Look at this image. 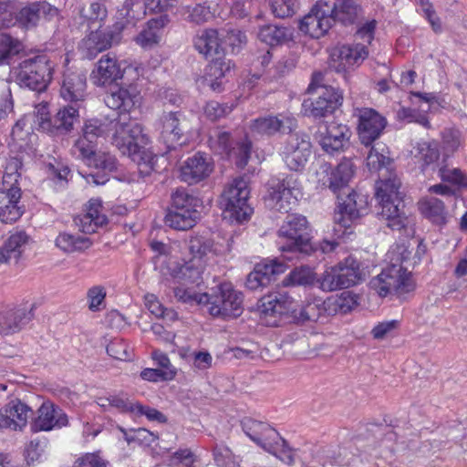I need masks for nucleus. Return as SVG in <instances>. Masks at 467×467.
<instances>
[{
  "label": "nucleus",
  "mask_w": 467,
  "mask_h": 467,
  "mask_svg": "<svg viewBox=\"0 0 467 467\" xmlns=\"http://www.w3.org/2000/svg\"><path fill=\"white\" fill-rule=\"evenodd\" d=\"M106 288L102 285H94L87 291L88 309L99 312L105 308Z\"/></svg>",
  "instance_id": "obj_58"
},
{
  "label": "nucleus",
  "mask_w": 467,
  "mask_h": 467,
  "mask_svg": "<svg viewBox=\"0 0 467 467\" xmlns=\"http://www.w3.org/2000/svg\"><path fill=\"white\" fill-rule=\"evenodd\" d=\"M257 37L269 46H276L292 40L294 29L272 24L264 25L259 27Z\"/></svg>",
  "instance_id": "obj_37"
},
{
  "label": "nucleus",
  "mask_w": 467,
  "mask_h": 467,
  "mask_svg": "<svg viewBox=\"0 0 467 467\" xmlns=\"http://www.w3.org/2000/svg\"><path fill=\"white\" fill-rule=\"evenodd\" d=\"M32 416L31 408L16 399L10 400L0 409V429L9 431H22Z\"/></svg>",
  "instance_id": "obj_20"
},
{
  "label": "nucleus",
  "mask_w": 467,
  "mask_h": 467,
  "mask_svg": "<svg viewBox=\"0 0 467 467\" xmlns=\"http://www.w3.org/2000/svg\"><path fill=\"white\" fill-rule=\"evenodd\" d=\"M357 117L358 119V132L361 143L370 146L379 138L386 127L387 121L384 117L373 109H358Z\"/></svg>",
  "instance_id": "obj_18"
},
{
  "label": "nucleus",
  "mask_w": 467,
  "mask_h": 467,
  "mask_svg": "<svg viewBox=\"0 0 467 467\" xmlns=\"http://www.w3.org/2000/svg\"><path fill=\"white\" fill-rule=\"evenodd\" d=\"M215 464L218 467H237L240 465L239 457L226 446L215 445L213 450Z\"/></svg>",
  "instance_id": "obj_57"
},
{
  "label": "nucleus",
  "mask_w": 467,
  "mask_h": 467,
  "mask_svg": "<svg viewBox=\"0 0 467 467\" xmlns=\"http://www.w3.org/2000/svg\"><path fill=\"white\" fill-rule=\"evenodd\" d=\"M331 298L322 300L314 297L304 301L297 306L294 298L283 292H273L264 296L258 309L265 317L277 316H289L296 324L317 322L325 316H332Z\"/></svg>",
  "instance_id": "obj_3"
},
{
  "label": "nucleus",
  "mask_w": 467,
  "mask_h": 467,
  "mask_svg": "<svg viewBox=\"0 0 467 467\" xmlns=\"http://www.w3.org/2000/svg\"><path fill=\"white\" fill-rule=\"evenodd\" d=\"M307 228L308 223L305 216L288 214L278 230V237L284 241L280 243L279 249L282 252L309 254L314 248Z\"/></svg>",
  "instance_id": "obj_6"
},
{
  "label": "nucleus",
  "mask_w": 467,
  "mask_h": 467,
  "mask_svg": "<svg viewBox=\"0 0 467 467\" xmlns=\"http://www.w3.org/2000/svg\"><path fill=\"white\" fill-rule=\"evenodd\" d=\"M418 204L420 213L433 223L443 225L447 223L448 213L441 200L436 197H425Z\"/></svg>",
  "instance_id": "obj_39"
},
{
  "label": "nucleus",
  "mask_w": 467,
  "mask_h": 467,
  "mask_svg": "<svg viewBox=\"0 0 467 467\" xmlns=\"http://www.w3.org/2000/svg\"><path fill=\"white\" fill-rule=\"evenodd\" d=\"M24 46L9 35H2L0 40V64H8L10 59L22 51Z\"/></svg>",
  "instance_id": "obj_47"
},
{
  "label": "nucleus",
  "mask_w": 467,
  "mask_h": 467,
  "mask_svg": "<svg viewBox=\"0 0 467 467\" xmlns=\"http://www.w3.org/2000/svg\"><path fill=\"white\" fill-rule=\"evenodd\" d=\"M301 185L295 174L283 179H272L265 197L266 206L271 210L288 213L301 196Z\"/></svg>",
  "instance_id": "obj_10"
},
{
  "label": "nucleus",
  "mask_w": 467,
  "mask_h": 467,
  "mask_svg": "<svg viewBox=\"0 0 467 467\" xmlns=\"http://www.w3.org/2000/svg\"><path fill=\"white\" fill-rule=\"evenodd\" d=\"M369 285L379 296H402L414 289L411 275L399 264L392 263L373 277Z\"/></svg>",
  "instance_id": "obj_5"
},
{
  "label": "nucleus",
  "mask_w": 467,
  "mask_h": 467,
  "mask_svg": "<svg viewBox=\"0 0 467 467\" xmlns=\"http://www.w3.org/2000/svg\"><path fill=\"white\" fill-rule=\"evenodd\" d=\"M212 61L207 67V76L211 80H218L223 78L232 68L231 60L226 59L224 55L211 57Z\"/></svg>",
  "instance_id": "obj_56"
},
{
  "label": "nucleus",
  "mask_w": 467,
  "mask_h": 467,
  "mask_svg": "<svg viewBox=\"0 0 467 467\" xmlns=\"http://www.w3.org/2000/svg\"><path fill=\"white\" fill-rule=\"evenodd\" d=\"M87 165L102 171V173L98 171L96 173L88 174L86 176L88 183L102 185L109 181L108 172H111L117 170V159L113 155L107 152H95Z\"/></svg>",
  "instance_id": "obj_31"
},
{
  "label": "nucleus",
  "mask_w": 467,
  "mask_h": 467,
  "mask_svg": "<svg viewBox=\"0 0 467 467\" xmlns=\"http://www.w3.org/2000/svg\"><path fill=\"white\" fill-rule=\"evenodd\" d=\"M192 42L195 50L206 58L224 55L221 31L213 28L200 30L194 36Z\"/></svg>",
  "instance_id": "obj_23"
},
{
  "label": "nucleus",
  "mask_w": 467,
  "mask_h": 467,
  "mask_svg": "<svg viewBox=\"0 0 467 467\" xmlns=\"http://www.w3.org/2000/svg\"><path fill=\"white\" fill-rule=\"evenodd\" d=\"M204 267V263H196L194 260H189L174 271L173 277L176 283L182 285H191L199 287L203 282L202 274Z\"/></svg>",
  "instance_id": "obj_36"
},
{
  "label": "nucleus",
  "mask_w": 467,
  "mask_h": 467,
  "mask_svg": "<svg viewBox=\"0 0 467 467\" xmlns=\"http://www.w3.org/2000/svg\"><path fill=\"white\" fill-rule=\"evenodd\" d=\"M332 303V315H335L337 310L342 313H347L355 308L358 303V296L350 292H345L340 297L331 299Z\"/></svg>",
  "instance_id": "obj_61"
},
{
  "label": "nucleus",
  "mask_w": 467,
  "mask_h": 467,
  "mask_svg": "<svg viewBox=\"0 0 467 467\" xmlns=\"http://www.w3.org/2000/svg\"><path fill=\"white\" fill-rule=\"evenodd\" d=\"M209 145L213 150L221 154H227L233 146L231 133L221 129H215L210 134Z\"/></svg>",
  "instance_id": "obj_53"
},
{
  "label": "nucleus",
  "mask_w": 467,
  "mask_h": 467,
  "mask_svg": "<svg viewBox=\"0 0 467 467\" xmlns=\"http://www.w3.org/2000/svg\"><path fill=\"white\" fill-rule=\"evenodd\" d=\"M446 160L443 159L441 163H437V173L442 182H450L459 186H467V177L460 169L449 168L445 164Z\"/></svg>",
  "instance_id": "obj_50"
},
{
  "label": "nucleus",
  "mask_w": 467,
  "mask_h": 467,
  "mask_svg": "<svg viewBox=\"0 0 467 467\" xmlns=\"http://www.w3.org/2000/svg\"><path fill=\"white\" fill-rule=\"evenodd\" d=\"M232 107L215 100L208 101L203 108L204 117L211 121H217L232 112Z\"/></svg>",
  "instance_id": "obj_60"
},
{
  "label": "nucleus",
  "mask_w": 467,
  "mask_h": 467,
  "mask_svg": "<svg viewBox=\"0 0 467 467\" xmlns=\"http://www.w3.org/2000/svg\"><path fill=\"white\" fill-rule=\"evenodd\" d=\"M330 8L334 22L337 20L344 25L354 24L361 11L356 0H336L332 5H330Z\"/></svg>",
  "instance_id": "obj_40"
},
{
  "label": "nucleus",
  "mask_w": 467,
  "mask_h": 467,
  "mask_svg": "<svg viewBox=\"0 0 467 467\" xmlns=\"http://www.w3.org/2000/svg\"><path fill=\"white\" fill-rule=\"evenodd\" d=\"M33 317V306L9 309L0 313V332L10 335L18 332Z\"/></svg>",
  "instance_id": "obj_32"
},
{
  "label": "nucleus",
  "mask_w": 467,
  "mask_h": 467,
  "mask_svg": "<svg viewBox=\"0 0 467 467\" xmlns=\"http://www.w3.org/2000/svg\"><path fill=\"white\" fill-rule=\"evenodd\" d=\"M107 15V8L102 3L93 2L87 6H82L75 20L80 26H87V28L91 29L97 24L99 27Z\"/></svg>",
  "instance_id": "obj_38"
},
{
  "label": "nucleus",
  "mask_w": 467,
  "mask_h": 467,
  "mask_svg": "<svg viewBox=\"0 0 467 467\" xmlns=\"http://www.w3.org/2000/svg\"><path fill=\"white\" fill-rule=\"evenodd\" d=\"M111 124H113V119H109L107 118L105 119H89L83 127V135L97 143L98 138L103 137L111 131Z\"/></svg>",
  "instance_id": "obj_44"
},
{
  "label": "nucleus",
  "mask_w": 467,
  "mask_h": 467,
  "mask_svg": "<svg viewBox=\"0 0 467 467\" xmlns=\"http://www.w3.org/2000/svg\"><path fill=\"white\" fill-rule=\"evenodd\" d=\"M355 172L351 160H343L336 168L329 163H323L317 171V182L330 189L338 201V212L335 214V223L338 226L336 231H345L351 223L367 212L368 201L366 196L357 193L348 187V182Z\"/></svg>",
  "instance_id": "obj_2"
},
{
  "label": "nucleus",
  "mask_w": 467,
  "mask_h": 467,
  "mask_svg": "<svg viewBox=\"0 0 467 467\" xmlns=\"http://www.w3.org/2000/svg\"><path fill=\"white\" fill-rule=\"evenodd\" d=\"M251 149L252 142L247 139H244L235 142L234 146H232L226 155L234 161L238 168H244L250 159Z\"/></svg>",
  "instance_id": "obj_51"
},
{
  "label": "nucleus",
  "mask_w": 467,
  "mask_h": 467,
  "mask_svg": "<svg viewBox=\"0 0 467 467\" xmlns=\"http://www.w3.org/2000/svg\"><path fill=\"white\" fill-rule=\"evenodd\" d=\"M350 134L346 125L332 122L325 127L324 131H320L319 143L325 151L333 153L343 149Z\"/></svg>",
  "instance_id": "obj_28"
},
{
  "label": "nucleus",
  "mask_w": 467,
  "mask_h": 467,
  "mask_svg": "<svg viewBox=\"0 0 467 467\" xmlns=\"http://www.w3.org/2000/svg\"><path fill=\"white\" fill-rule=\"evenodd\" d=\"M200 218V213L175 211L170 208L165 218V224L171 228L185 231L192 228Z\"/></svg>",
  "instance_id": "obj_42"
},
{
  "label": "nucleus",
  "mask_w": 467,
  "mask_h": 467,
  "mask_svg": "<svg viewBox=\"0 0 467 467\" xmlns=\"http://www.w3.org/2000/svg\"><path fill=\"white\" fill-rule=\"evenodd\" d=\"M57 15V9L47 2H35L20 9L16 22L21 28L32 29L41 19H50Z\"/></svg>",
  "instance_id": "obj_22"
},
{
  "label": "nucleus",
  "mask_w": 467,
  "mask_h": 467,
  "mask_svg": "<svg viewBox=\"0 0 467 467\" xmlns=\"http://www.w3.org/2000/svg\"><path fill=\"white\" fill-rule=\"evenodd\" d=\"M78 110L75 106L69 105L65 107L57 113L53 120V127L57 130H64L66 131L70 130L73 127L74 121L78 116Z\"/></svg>",
  "instance_id": "obj_55"
},
{
  "label": "nucleus",
  "mask_w": 467,
  "mask_h": 467,
  "mask_svg": "<svg viewBox=\"0 0 467 467\" xmlns=\"http://www.w3.org/2000/svg\"><path fill=\"white\" fill-rule=\"evenodd\" d=\"M87 78L83 71L67 70L64 74L61 96L70 102L82 101L86 96Z\"/></svg>",
  "instance_id": "obj_30"
},
{
  "label": "nucleus",
  "mask_w": 467,
  "mask_h": 467,
  "mask_svg": "<svg viewBox=\"0 0 467 467\" xmlns=\"http://www.w3.org/2000/svg\"><path fill=\"white\" fill-rule=\"evenodd\" d=\"M419 158L423 161V166L426 168L432 166V171L437 170V164L435 162L439 160L440 152L438 144L435 141L432 142H420L417 146Z\"/></svg>",
  "instance_id": "obj_52"
},
{
  "label": "nucleus",
  "mask_w": 467,
  "mask_h": 467,
  "mask_svg": "<svg viewBox=\"0 0 467 467\" xmlns=\"http://www.w3.org/2000/svg\"><path fill=\"white\" fill-rule=\"evenodd\" d=\"M296 0H273L272 12L279 18L291 16L296 12Z\"/></svg>",
  "instance_id": "obj_62"
},
{
  "label": "nucleus",
  "mask_w": 467,
  "mask_h": 467,
  "mask_svg": "<svg viewBox=\"0 0 467 467\" xmlns=\"http://www.w3.org/2000/svg\"><path fill=\"white\" fill-rule=\"evenodd\" d=\"M311 142L309 136L305 133H290L285 142L281 156L291 171H300L311 156Z\"/></svg>",
  "instance_id": "obj_14"
},
{
  "label": "nucleus",
  "mask_w": 467,
  "mask_h": 467,
  "mask_svg": "<svg viewBox=\"0 0 467 467\" xmlns=\"http://www.w3.org/2000/svg\"><path fill=\"white\" fill-rule=\"evenodd\" d=\"M111 131V143L122 155L130 158L140 166L144 165L147 172L153 170L155 156L145 150L150 139L144 132L142 125L131 120L128 114H119L113 119Z\"/></svg>",
  "instance_id": "obj_4"
},
{
  "label": "nucleus",
  "mask_w": 467,
  "mask_h": 467,
  "mask_svg": "<svg viewBox=\"0 0 467 467\" xmlns=\"http://www.w3.org/2000/svg\"><path fill=\"white\" fill-rule=\"evenodd\" d=\"M185 20L196 25H201L207 22L212 17L210 6L205 4H196L192 6L186 5L182 6Z\"/></svg>",
  "instance_id": "obj_49"
},
{
  "label": "nucleus",
  "mask_w": 467,
  "mask_h": 467,
  "mask_svg": "<svg viewBox=\"0 0 467 467\" xmlns=\"http://www.w3.org/2000/svg\"><path fill=\"white\" fill-rule=\"evenodd\" d=\"M334 23L330 5L318 1L299 23V30L312 38L325 36Z\"/></svg>",
  "instance_id": "obj_13"
},
{
  "label": "nucleus",
  "mask_w": 467,
  "mask_h": 467,
  "mask_svg": "<svg viewBox=\"0 0 467 467\" xmlns=\"http://www.w3.org/2000/svg\"><path fill=\"white\" fill-rule=\"evenodd\" d=\"M315 280V273L308 266L293 269L282 281L284 286L308 285Z\"/></svg>",
  "instance_id": "obj_45"
},
{
  "label": "nucleus",
  "mask_w": 467,
  "mask_h": 467,
  "mask_svg": "<svg viewBox=\"0 0 467 467\" xmlns=\"http://www.w3.org/2000/svg\"><path fill=\"white\" fill-rule=\"evenodd\" d=\"M249 194L247 181L243 177L234 178L224 187L220 197V205L231 219L243 223L253 213V208L247 202Z\"/></svg>",
  "instance_id": "obj_8"
},
{
  "label": "nucleus",
  "mask_w": 467,
  "mask_h": 467,
  "mask_svg": "<svg viewBox=\"0 0 467 467\" xmlns=\"http://www.w3.org/2000/svg\"><path fill=\"white\" fill-rule=\"evenodd\" d=\"M97 143L87 136L78 138L71 148V153L78 159H81L86 164L91 160L96 152Z\"/></svg>",
  "instance_id": "obj_54"
},
{
  "label": "nucleus",
  "mask_w": 467,
  "mask_h": 467,
  "mask_svg": "<svg viewBox=\"0 0 467 467\" xmlns=\"http://www.w3.org/2000/svg\"><path fill=\"white\" fill-rule=\"evenodd\" d=\"M146 11L144 3L140 0H126L121 9L122 14L130 19H139Z\"/></svg>",
  "instance_id": "obj_63"
},
{
  "label": "nucleus",
  "mask_w": 467,
  "mask_h": 467,
  "mask_svg": "<svg viewBox=\"0 0 467 467\" xmlns=\"http://www.w3.org/2000/svg\"><path fill=\"white\" fill-rule=\"evenodd\" d=\"M285 265L277 261L257 264L254 270L247 275L245 285L250 290H256L268 285L275 275L283 273Z\"/></svg>",
  "instance_id": "obj_26"
},
{
  "label": "nucleus",
  "mask_w": 467,
  "mask_h": 467,
  "mask_svg": "<svg viewBox=\"0 0 467 467\" xmlns=\"http://www.w3.org/2000/svg\"><path fill=\"white\" fill-rule=\"evenodd\" d=\"M213 243L212 240L196 236L189 241V251L192 254L190 260H194L196 263H204L203 258L213 251Z\"/></svg>",
  "instance_id": "obj_48"
},
{
  "label": "nucleus",
  "mask_w": 467,
  "mask_h": 467,
  "mask_svg": "<svg viewBox=\"0 0 467 467\" xmlns=\"http://www.w3.org/2000/svg\"><path fill=\"white\" fill-rule=\"evenodd\" d=\"M118 42V34L96 29L92 30L89 35L82 40L81 48L83 49L85 57L88 59H92L99 53L111 47L114 43Z\"/></svg>",
  "instance_id": "obj_29"
},
{
  "label": "nucleus",
  "mask_w": 467,
  "mask_h": 467,
  "mask_svg": "<svg viewBox=\"0 0 467 467\" xmlns=\"http://www.w3.org/2000/svg\"><path fill=\"white\" fill-rule=\"evenodd\" d=\"M170 23L167 14H161L147 22L146 27L136 36V43L143 48H150L161 36V30Z\"/></svg>",
  "instance_id": "obj_34"
},
{
  "label": "nucleus",
  "mask_w": 467,
  "mask_h": 467,
  "mask_svg": "<svg viewBox=\"0 0 467 467\" xmlns=\"http://www.w3.org/2000/svg\"><path fill=\"white\" fill-rule=\"evenodd\" d=\"M387 153L385 146L377 143L370 148L367 156L368 169L379 171L375 192L380 209L378 215L390 230L403 232L404 234L409 235L410 220L403 210L401 181L392 170V161Z\"/></svg>",
  "instance_id": "obj_1"
},
{
  "label": "nucleus",
  "mask_w": 467,
  "mask_h": 467,
  "mask_svg": "<svg viewBox=\"0 0 467 467\" xmlns=\"http://www.w3.org/2000/svg\"><path fill=\"white\" fill-rule=\"evenodd\" d=\"M140 94L135 86L119 87L109 93L104 100L106 105L115 110L130 112L140 103Z\"/></svg>",
  "instance_id": "obj_24"
},
{
  "label": "nucleus",
  "mask_w": 467,
  "mask_h": 467,
  "mask_svg": "<svg viewBox=\"0 0 467 467\" xmlns=\"http://www.w3.org/2000/svg\"><path fill=\"white\" fill-rule=\"evenodd\" d=\"M241 426L245 435L264 451H275L276 444L281 441V436L268 423L252 418H244L241 420Z\"/></svg>",
  "instance_id": "obj_16"
},
{
  "label": "nucleus",
  "mask_w": 467,
  "mask_h": 467,
  "mask_svg": "<svg viewBox=\"0 0 467 467\" xmlns=\"http://www.w3.org/2000/svg\"><path fill=\"white\" fill-rule=\"evenodd\" d=\"M28 240L24 231L12 234L0 247V264L16 265Z\"/></svg>",
  "instance_id": "obj_33"
},
{
  "label": "nucleus",
  "mask_w": 467,
  "mask_h": 467,
  "mask_svg": "<svg viewBox=\"0 0 467 467\" xmlns=\"http://www.w3.org/2000/svg\"><path fill=\"white\" fill-rule=\"evenodd\" d=\"M53 66L47 56H36L21 62L16 69V81L21 87L37 92L44 91L52 79Z\"/></svg>",
  "instance_id": "obj_9"
},
{
  "label": "nucleus",
  "mask_w": 467,
  "mask_h": 467,
  "mask_svg": "<svg viewBox=\"0 0 467 467\" xmlns=\"http://www.w3.org/2000/svg\"><path fill=\"white\" fill-rule=\"evenodd\" d=\"M222 43L224 42L232 48V52H238L246 44V36L237 28L221 30Z\"/></svg>",
  "instance_id": "obj_59"
},
{
  "label": "nucleus",
  "mask_w": 467,
  "mask_h": 467,
  "mask_svg": "<svg viewBox=\"0 0 467 467\" xmlns=\"http://www.w3.org/2000/svg\"><path fill=\"white\" fill-rule=\"evenodd\" d=\"M73 467H107V462L98 453H86L76 460Z\"/></svg>",
  "instance_id": "obj_64"
},
{
  "label": "nucleus",
  "mask_w": 467,
  "mask_h": 467,
  "mask_svg": "<svg viewBox=\"0 0 467 467\" xmlns=\"http://www.w3.org/2000/svg\"><path fill=\"white\" fill-rule=\"evenodd\" d=\"M68 424L65 411L51 402H44L37 410V417L31 423L34 432L49 431Z\"/></svg>",
  "instance_id": "obj_21"
},
{
  "label": "nucleus",
  "mask_w": 467,
  "mask_h": 467,
  "mask_svg": "<svg viewBox=\"0 0 467 467\" xmlns=\"http://www.w3.org/2000/svg\"><path fill=\"white\" fill-rule=\"evenodd\" d=\"M90 244L88 238L67 233H60L56 238L57 247L67 254L84 251Z\"/></svg>",
  "instance_id": "obj_43"
},
{
  "label": "nucleus",
  "mask_w": 467,
  "mask_h": 467,
  "mask_svg": "<svg viewBox=\"0 0 467 467\" xmlns=\"http://www.w3.org/2000/svg\"><path fill=\"white\" fill-rule=\"evenodd\" d=\"M368 55V52L364 45L356 44L336 47L331 57L335 62H339L338 67L345 68L346 67L359 65Z\"/></svg>",
  "instance_id": "obj_35"
},
{
  "label": "nucleus",
  "mask_w": 467,
  "mask_h": 467,
  "mask_svg": "<svg viewBox=\"0 0 467 467\" xmlns=\"http://www.w3.org/2000/svg\"><path fill=\"white\" fill-rule=\"evenodd\" d=\"M243 294L233 288L230 284L219 286L218 292L209 294L208 312L213 317L234 318L243 312Z\"/></svg>",
  "instance_id": "obj_11"
},
{
  "label": "nucleus",
  "mask_w": 467,
  "mask_h": 467,
  "mask_svg": "<svg viewBox=\"0 0 467 467\" xmlns=\"http://www.w3.org/2000/svg\"><path fill=\"white\" fill-rule=\"evenodd\" d=\"M195 287L196 286L191 285H182L178 284L174 287V296L182 303L196 302L197 304H207L209 301V294H200L195 291Z\"/></svg>",
  "instance_id": "obj_46"
},
{
  "label": "nucleus",
  "mask_w": 467,
  "mask_h": 467,
  "mask_svg": "<svg viewBox=\"0 0 467 467\" xmlns=\"http://www.w3.org/2000/svg\"><path fill=\"white\" fill-rule=\"evenodd\" d=\"M122 78V70L114 54L103 55L92 71L91 78L95 85L105 86Z\"/></svg>",
  "instance_id": "obj_25"
},
{
  "label": "nucleus",
  "mask_w": 467,
  "mask_h": 467,
  "mask_svg": "<svg viewBox=\"0 0 467 467\" xmlns=\"http://www.w3.org/2000/svg\"><path fill=\"white\" fill-rule=\"evenodd\" d=\"M213 171L212 159L205 153L196 152L183 161L180 168V177L184 182L194 184L209 177Z\"/></svg>",
  "instance_id": "obj_19"
},
{
  "label": "nucleus",
  "mask_w": 467,
  "mask_h": 467,
  "mask_svg": "<svg viewBox=\"0 0 467 467\" xmlns=\"http://www.w3.org/2000/svg\"><path fill=\"white\" fill-rule=\"evenodd\" d=\"M185 121V116L181 111H163L160 117V141L166 145V150L162 154L183 144L182 140L187 128Z\"/></svg>",
  "instance_id": "obj_15"
},
{
  "label": "nucleus",
  "mask_w": 467,
  "mask_h": 467,
  "mask_svg": "<svg viewBox=\"0 0 467 467\" xmlns=\"http://www.w3.org/2000/svg\"><path fill=\"white\" fill-rule=\"evenodd\" d=\"M343 95L333 87H320L316 97L306 99L302 103L305 115L319 119L332 114L341 106Z\"/></svg>",
  "instance_id": "obj_12"
},
{
  "label": "nucleus",
  "mask_w": 467,
  "mask_h": 467,
  "mask_svg": "<svg viewBox=\"0 0 467 467\" xmlns=\"http://www.w3.org/2000/svg\"><path fill=\"white\" fill-rule=\"evenodd\" d=\"M360 263L352 255L327 269L318 279L319 288L325 292L348 288L363 280Z\"/></svg>",
  "instance_id": "obj_7"
},
{
  "label": "nucleus",
  "mask_w": 467,
  "mask_h": 467,
  "mask_svg": "<svg viewBox=\"0 0 467 467\" xmlns=\"http://www.w3.org/2000/svg\"><path fill=\"white\" fill-rule=\"evenodd\" d=\"M201 201L186 188H178L171 193V208L175 211L199 213Z\"/></svg>",
  "instance_id": "obj_41"
},
{
  "label": "nucleus",
  "mask_w": 467,
  "mask_h": 467,
  "mask_svg": "<svg viewBox=\"0 0 467 467\" xmlns=\"http://www.w3.org/2000/svg\"><path fill=\"white\" fill-rule=\"evenodd\" d=\"M20 198L21 190L16 186L0 191V221L2 223H12L21 217L24 211L19 205Z\"/></svg>",
  "instance_id": "obj_27"
},
{
  "label": "nucleus",
  "mask_w": 467,
  "mask_h": 467,
  "mask_svg": "<svg viewBox=\"0 0 467 467\" xmlns=\"http://www.w3.org/2000/svg\"><path fill=\"white\" fill-rule=\"evenodd\" d=\"M297 128V120L290 115H268L254 119L251 131L259 136L271 137L276 133L290 134Z\"/></svg>",
  "instance_id": "obj_17"
}]
</instances>
